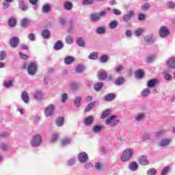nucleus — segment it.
Returning a JSON list of instances; mask_svg holds the SVG:
<instances>
[{"instance_id": "nucleus-10", "label": "nucleus", "mask_w": 175, "mask_h": 175, "mask_svg": "<svg viewBox=\"0 0 175 175\" xmlns=\"http://www.w3.org/2000/svg\"><path fill=\"white\" fill-rule=\"evenodd\" d=\"M138 163H139V165L147 166V165H148V163H150L148 162V160L147 159L146 156L142 155V156H139L138 158Z\"/></svg>"}, {"instance_id": "nucleus-39", "label": "nucleus", "mask_w": 175, "mask_h": 175, "mask_svg": "<svg viewBox=\"0 0 175 175\" xmlns=\"http://www.w3.org/2000/svg\"><path fill=\"white\" fill-rule=\"evenodd\" d=\"M167 64L169 65L170 68L175 69V59H170L167 62Z\"/></svg>"}, {"instance_id": "nucleus-30", "label": "nucleus", "mask_w": 175, "mask_h": 175, "mask_svg": "<svg viewBox=\"0 0 175 175\" xmlns=\"http://www.w3.org/2000/svg\"><path fill=\"white\" fill-rule=\"evenodd\" d=\"M118 25V22H117V21H113L110 22V23L109 25V27L111 29H114V28H117Z\"/></svg>"}, {"instance_id": "nucleus-52", "label": "nucleus", "mask_w": 175, "mask_h": 175, "mask_svg": "<svg viewBox=\"0 0 175 175\" xmlns=\"http://www.w3.org/2000/svg\"><path fill=\"white\" fill-rule=\"evenodd\" d=\"M83 5H91L94 3V0H83L82 2Z\"/></svg>"}, {"instance_id": "nucleus-13", "label": "nucleus", "mask_w": 175, "mask_h": 175, "mask_svg": "<svg viewBox=\"0 0 175 175\" xmlns=\"http://www.w3.org/2000/svg\"><path fill=\"white\" fill-rule=\"evenodd\" d=\"M172 140L170 139H164L160 142L159 146L160 147H166L167 146H169Z\"/></svg>"}, {"instance_id": "nucleus-50", "label": "nucleus", "mask_w": 175, "mask_h": 175, "mask_svg": "<svg viewBox=\"0 0 175 175\" xmlns=\"http://www.w3.org/2000/svg\"><path fill=\"white\" fill-rule=\"evenodd\" d=\"M28 38H29V40H31V42H33V41L36 40V38L35 36V34H33V33H30L28 35Z\"/></svg>"}, {"instance_id": "nucleus-8", "label": "nucleus", "mask_w": 175, "mask_h": 175, "mask_svg": "<svg viewBox=\"0 0 175 175\" xmlns=\"http://www.w3.org/2000/svg\"><path fill=\"white\" fill-rule=\"evenodd\" d=\"M97 77L101 81H103L107 79V72L105 70H101L98 72Z\"/></svg>"}, {"instance_id": "nucleus-49", "label": "nucleus", "mask_w": 175, "mask_h": 175, "mask_svg": "<svg viewBox=\"0 0 175 175\" xmlns=\"http://www.w3.org/2000/svg\"><path fill=\"white\" fill-rule=\"evenodd\" d=\"M151 5H150V4L148 3H146L143 5H142V10H144V12H147V10H148V9H150Z\"/></svg>"}, {"instance_id": "nucleus-51", "label": "nucleus", "mask_w": 175, "mask_h": 175, "mask_svg": "<svg viewBox=\"0 0 175 175\" xmlns=\"http://www.w3.org/2000/svg\"><path fill=\"white\" fill-rule=\"evenodd\" d=\"M108 58H109V57H107V55H104L101 56V57H100V61H101V62H102L103 64H105V62H107Z\"/></svg>"}, {"instance_id": "nucleus-26", "label": "nucleus", "mask_w": 175, "mask_h": 175, "mask_svg": "<svg viewBox=\"0 0 175 175\" xmlns=\"http://www.w3.org/2000/svg\"><path fill=\"white\" fill-rule=\"evenodd\" d=\"M83 70H85V67L83 65L79 64L77 66V68H76L77 73H83Z\"/></svg>"}, {"instance_id": "nucleus-22", "label": "nucleus", "mask_w": 175, "mask_h": 175, "mask_svg": "<svg viewBox=\"0 0 175 175\" xmlns=\"http://www.w3.org/2000/svg\"><path fill=\"white\" fill-rule=\"evenodd\" d=\"M77 43L80 47H84V46H85V41L81 37L77 39Z\"/></svg>"}, {"instance_id": "nucleus-59", "label": "nucleus", "mask_w": 175, "mask_h": 175, "mask_svg": "<svg viewBox=\"0 0 175 175\" xmlns=\"http://www.w3.org/2000/svg\"><path fill=\"white\" fill-rule=\"evenodd\" d=\"M57 140H58V134H55V135H53L51 139V142L52 143H54V142H57Z\"/></svg>"}, {"instance_id": "nucleus-34", "label": "nucleus", "mask_w": 175, "mask_h": 175, "mask_svg": "<svg viewBox=\"0 0 175 175\" xmlns=\"http://www.w3.org/2000/svg\"><path fill=\"white\" fill-rule=\"evenodd\" d=\"M56 124L57 125V126H62V125H64V118H58L56 120Z\"/></svg>"}, {"instance_id": "nucleus-61", "label": "nucleus", "mask_w": 175, "mask_h": 175, "mask_svg": "<svg viewBox=\"0 0 175 175\" xmlns=\"http://www.w3.org/2000/svg\"><path fill=\"white\" fill-rule=\"evenodd\" d=\"M155 59V55L149 56L147 58V62H152Z\"/></svg>"}, {"instance_id": "nucleus-37", "label": "nucleus", "mask_w": 175, "mask_h": 175, "mask_svg": "<svg viewBox=\"0 0 175 175\" xmlns=\"http://www.w3.org/2000/svg\"><path fill=\"white\" fill-rule=\"evenodd\" d=\"M170 170V167L166 166L161 171V175H167Z\"/></svg>"}, {"instance_id": "nucleus-25", "label": "nucleus", "mask_w": 175, "mask_h": 175, "mask_svg": "<svg viewBox=\"0 0 175 175\" xmlns=\"http://www.w3.org/2000/svg\"><path fill=\"white\" fill-rule=\"evenodd\" d=\"M19 8H21V10H23V12L28 10V6L25 5V3L23 0L19 1Z\"/></svg>"}, {"instance_id": "nucleus-12", "label": "nucleus", "mask_w": 175, "mask_h": 175, "mask_svg": "<svg viewBox=\"0 0 175 175\" xmlns=\"http://www.w3.org/2000/svg\"><path fill=\"white\" fill-rule=\"evenodd\" d=\"M116 99V94L113 93L107 94L105 96V100L107 102H111Z\"/></svg>"}, {"instance_id": "nucleus-45", "label": "nucleus", "mask_w": 175, "mask_h": 175, "mask_svg": "<svg viewBox=\"0 0 175 175\" xmlns=\"http://www.w3.org/2000/svg\"><path fill=\"white\" fill-rule=\"evenodd\" d=\"M6 59V52L1 51H0V61H3Z\"/></svg>"}, {"instance_id": "nucleus-38", "label": "nucleus", "mask_w": 175, "mask_h": 175, "mask_svg": "<svg viewBox=\"0 0 175 175\" xmlns=\"http://www.w3.org/2000/svg\"><path fill=\"white\" fill-rule=\"evenodd\" d=\"M90 59H98V53L96 52L91 53L89 55Z\"/></svg>"}, {"instance_id": "nucleus-64", "label": "nucleus", "mask_w": 175, "mask_h": 175, "mask_svg": "<svg viewBox=\"0 0 175 175\" xmlns=\"http://www.w3.org/2000/svg\"><path fill=\"white\" fill-rule=\"evenodd\" d=\"M10 3L8 2V1H5L3 3V9H8V8H9L10 6V4H9Z\"/></svg>"}, {"instance_id": "nucleus-41", "label": "nucleus", "mask_w": 175, "mask_h": 175, "mask_svg": "<svg viewBox=\"0 0 175 175\" xmlns=\"http://www.w3.org/2000/svg\"><path fill=\"white\" fill-rule=\"evenodd\" d=\"M148 175L157 174V170L155 168H150L147 171Z\"/></svg>"}, {"instance_id": "nucleus-28", "label": "nucleus", "mask_w": 175, "mask_h": 175, "mask_svg": "<svg viewBox=\"0 0 175 175\" xmlns=\"http://www.w3.org/2000/svg\"><path fill=\"white\" fill-rule=\"evenodd\" d=\"M85 125H91L94 122V118L88 117L85 119Z\"/></svg>"}, {"instance_id": "nucleus-7", "label": "nucleus", "mask_w": 175, "mask_h": 175, "mask_svg": "<svg viewBox=\"0 0 175 175\" xmlns=\"http://www.w3.org/2000/svg\"><path fill=\"white\" fill-rule=\"evenodd\" d=\"M135 16V11L131 10L123 16V21L126 23H129L132 17Z\"/></svg>"}, {"instance_id": "nucleus-42", "label": "nucleus", "mask_w": 175, "mask_h": 175, "mask_svg": "<svg viewBox=\"0 0 175 175\" xmlns=\"http://www.w3.org/2000/svg\"><path fill=\"white\" fill-rule=\"evenodd\" d=\"M124 81V77H120L118 78L116 81V85H121V84H123Z\"/></svg>"}, {"instance_id": "nucleus-3", "label": "nucleus", "mask_w": 175, "mask_h": 175, "mask_svg": "<svg viewBox=\"0 0 175 175\" xmlns=\"http://www.w3.org/2000/svg\"><path fill=\"white\" fill-rule=\"evenodd\" d=\"M40 143H42V137H40V135H37L33 137L31 145L33 147H36L38 146H40Z\"/></svg>"}, {"instance_id": "nucleus-19", "label": "nucleus", "mask_w": 175, "mask_h": 175, "mask_svg": "<svg viewBox=\"0 0 175 175\" xmlns=\"http://www.w3.org/2000/svg\"><path fill=\"white\" fill-rule=\"evenodd\" d=\"M75 61V58L72 56H68L64 59V63L66 64V65H70V64H72Z\"/></svg>"}, {"instance_id": "nucleus-2", "label": "nucleus", "mask_w": 175, "mask_h": 175, "mask_svg": "<svg viewBox=\"0 0 175 175\" xmlns=\"http://www.w3.org/2000/svg\"><path fill=\"white\" fill-rule=\"evenodd\" d=\"M117 118V116H111V117L108 118L107 120L105 121V124L107 125H109V124H111L110 126L111 128L116 126L120 122V120H115L113 121V120Z\"/></svg>"}, {"instance_id": "nucleus-53", "label": "nucleus", "mask_w": 175, "mask_h": 175, "mask_svg": "<svg viewBox=\"0 0 175 175\" xmlns=\"http://www.w3.org/2000/svg\"><path fill=\"white\" fill-rule=\"evenodd\" d=\"M79 87H80V85L77 83H71V90H72L73 91H75V90H77Z\"/></svg>"}, {"instance_id": "nucleus-15", "label": "nucleus", "mask_w": 175, "mask_h": 175, "mask_svg": "<svg viewBox=\"0 0 175 175\" xmlns=\"http://www.w3.org/2000/svg\"><path fill=\"white\" fill-rule=\"evenodd\" d=\"M135 75L137 79H143L144 77V71L142 69L137 70L135 72Z\"/></svg>"}, {"instance_id": "nucleus-43", "label": "nucleus", "mask_w": 175, "mask_h": 175, "mask_svg": "<svg viewBox=\"0 0 175 175\" xmlns=\"http://www.w3.org/2000/svg\"><path fill=\"white\" fill-rule=\"evenodd\" d=\"M110 114V110L109 109H107L105 111H103L102 116H101V118H106V117H109V115Z\"/></svg>"}, {"instance_id": "nucleus-48", "label": "nucleus", "mask_w": 175, "mask_h": 175, "mask_svg": "<svg viewBox=\"0 0 175 175\" xmlns=\"http://www.w3.org/2000/svg\"><path fill=\"white\" fill-rule=\"evenodd\" d=\"M34 98H35V99H37L38 100H39L40 99H43V94H42V93H40V92H37L34 95Z\"/></svg>"}, {"instance_id": "nucleus-54", "label": "nucleus", "mask_w": 175, "mask_h": 175, "mask_svg": "<svg viewBox=\"0 0 175 175\" xmlns=\"http://www.w3.org/2000/svg\"><path fill=\"white\" fill-rule=\"evenodd\" d=\"M12 85H13V81H12L4 83V87H5V88H9L12 87Z\"/></svg>"}, {"instance_id": "nucleus-17", "label": "nucleus", "mask_w": 175, "mask_h": 175, "mask_svg": "<svg viewBox=\"0 0 175 175\" xmlns=\"http://www.w3.org/2000/svg\"><path fill=\"white\" fill-rule=\"evenodd\" d=\"M8 25L11 28H14V27H16L17 25V21L14 18H10L8 21Z\"/></svg>"}, {"instance_id": "nucleus-47", "label": "nucleus", "mask_w": 175, "mask_h": 175, "mask_svg": "<svg viewBox=\"0 0 175 175\" xmlns=\"http://www.w3.org/2000/svg\"><path fill=\"white\" fill-rule=\"evenodd\" d=\"M80 102H81V97H80V96L76 97L75 100V106L79 107V106H80Z\"/></svg>"}, {"instance_id": "nucleus-5", "label": "nucleus", "mask_w": 175, "mask_h": 175, "mask_svg": "<svg viewBox=\"0 0 175 175\" xmlns=\"http://www.w3.org/2000/svg\"><path fill=\"white\" fill-rule=\"evenodd\" d=\"M27 70H28L29 75H31V76H33V75L36 73V70H37L36 63L35 62L30 63L28 66Z\"/></svg>"}, {"instance_id": "nucleus-56", "label": "nucleus", "mask_w": 175, "mask_h": 175, "mask_svg": "<svg viewBox=\"0 0 175 175\" xmlns=\"http://www.w3.org/2000/svg\"><path fill=\"white\" fill-rule=\"evenodd\" d=\"M142 32H144V30H143L142 29H137V30H135V33L136 36H140V35H142Z\"/></svg>"}, {"instance_id": "nucleus-46", "label": "nucleus", "mask_w": 175, "mask_h": 175, "mask_svg": "<svg viewBox=\"0 0 175 175\" xmlns=\"http://www.w3.org/2000/svg\"><path fill=\"white\" fill-rule=\"evenodd\" d=\"M141 94L142 96H148V95H150V89L146 88L144 90Z\"/></svg>"}, {"instance_id": "nucleus-20", "label": "nucleus", "mask_w": 175, "mask_h": 175, "mask_svg": "<svg viewBox=\"0 0 175 175\" xmlns=\"http://www.w3.org/2000/svg\"><path fill=\"white\" fill-rule=\"evenodd\" d=\"M21 27H23V28H27V27H29V21L28 20V18H23L21 21Z\"/></svg>"}, {"instance_id": "nucleus-16", "label": "nucleus", "mask_w": 175, "mask_h": 175, "mask_svg": "<svg viewBox=\"0 0 175 175\" xmlns=\"http://www.w3.org/2000/svg\"><path fill=\"white\" fill-rule=\"evenodd\" d=\"M41 35L44 39H49L51 33L50 31H49V29H44L42 31Z\"/></svg>"}, {"instance_id": "nucleus-35", "label": "nucleus", "mask_w": 175, "mask_h": 175, "mask_svg": "<svg viewBox=\"0 0 175 175\" xmlns=\"http://www.w3.org/2000/svg\"><path fill=\"white\" fill-rule=\"evenodd\" d=\"M66 44H72L73 43V37L70 36L66 37Z\"/></svg>"}, {"instance_id": "nucleus-24", "label": "nucleus", "mask_w": 175, "mask_h": 175, "mask_svg": "<svg viewBox=\"0 0 175 175\" xmlns=\"http://www.w3.org/2000/svg\"><path fill=\"white\" fill-rule=\"evenodd\" d=\"M95 105H96V102L93 101L90 103H89L87 107L85 108V111L87 113L91 110L93 107H94Z\"/></svg>"}, {"instance_id": "nucleus-23", "label": "nucleus", "mask_w": 175, "mask_h": 175, "mask_svg": "<svg viewBox=\"0 0 175 175\" xmlns=\"http://www.w3.org/2000/svg\"><path fill=\"white\" fill-rule=\"evenodd\" d=\"M129 167L130 170H133V171L137 170V167H139V165H137V163L135 162H131L130 163Z\"/></svg>"}, {"instance_id": "nucleus-55", "label": "nucleus", "mask_w": 175, "mask_h": 175, "mask_svg": "<svg viewBox=\"0 0 175 175\" xmlns=\"http://www.w3.org/2000/svg\"><path fill=\"white\" fill-rule=\"evenodd\" d=\"M143 118H144V113H139L135 117V120H137V121H140V120H143Z\"/></svg>"}, {"instance_id": "nucleus-40", "label": "nucleus", "mask_w": 175, "mask_h": 175, "mask_svg": "<svg viewBox=\"0 0 175 175\" xmlns=\"http://www.w3.org/2000/svg\"><path fill=\"white\" fill-rule=\"evenodd\" d=\"M70 139L69 138H64L62 140V146H67V144H70Z\"/></svg>"}, {"instance_id": "nucleus-9", "label": "nucleus", "mask_w": 175, "mask_h": 175, "mask_svg": "<svg viewBox=\"0 0 175 175\" xmlns=\"http://www.w3.org/2000/svg\"><path fill=\"white\" fill-rule=\"evenodd\" d=\"M78 159L81 163H85L88 161V154L85 152H81L79 154Z\"/></svg>"}, {"instance_id": "nucleus-1", "label": "nucleus", "mask_w": 175, "mask_h": 175, "mask_svg": "<svg viewBox=\"0 0 175 175\" xmlns=\"http://www.w3.org/2000/svg\"><path fill=\"white\" fill-rule=\"evenodd\" d=\"M132 155H133V150L126 149L124 151L123 154L121 157L122 162H126V161H129V159L132 158Z\"/></svg>"}, {"instance_id": "nucleus-14", "label": "nucleus", "mask_w": 175, "mask_h": 175, "mask_svg": "<svg viewBox=\"0 0 175 175\" xmlns=\"http://www.w3.org/2000/svg\"><path fill=\"white\" fill-rule=\"evenodd\" d=\"M53 49L55 50H61L62 49H64V43L61 40H57L53 46Z\"/></svg>"}, {"instance_id": "nucleus-44", "label": "nucleus", "mask_w": 175, "mask_h": 175, "mask_svg": "<svg viewBox=\"0 0 175 175\" xmlns=\"http://www.w3.org/2000/svg\"><path fill=\"white\" fill-rule=\"evenodd\" d=\"M93 131H94V133H98V132H100V131H102V126L96 125L93 128Z\"/></svg>"}, {"instance_id": "nucleus-33", "label": "nucleus", "mask_w": 175, "mask_h": 175, "mask_svg": "<svg viewBox=\"0 0 175 175\" xmlns=\"http://www.w3.org/2000/svg\"><path fill=\"white\" fill-rule=\"evenodd\" d=\"M50 4H45L43 7H42V12L44 13H49L50 12Z\"/></svg>"}, {"instance_id": "nucleus-27", "label": "nucleus", "mask_w": 175, "mask_h": 175, "mask_svg": "<svg viewBox=\"0 0 175 175\" xmlns=\"http://www.w3.org/2000/svg\"><path fill=\"white\" fill-rule=\"evenodd\" d=\"M72 8H73V4L70 1H66L64 3V8L66 10H72Z\"/></svg>"}, {"instance_id": "nucleus-18", "label": "nucleus", "mask_w": 175, "mask_h": 175, "mask_svg": "<svg viewBox=\"0 0 175 175\" xmlns=\"http://www.w3.org/2000/svg\"><path fill=\"white\" fill-rule=\"evenodd\" d=\"M21 98L25 103L29 102V96L27 92H23L21 95Z\"/></svg>"}, {"instance_id": "nucleus-31", "label": "nucleus", "mask_w": 175, "mask_h": 175, "mask_svg": "<svg viewBox=\"0 0 175 175\" xmlns=\"http://www.w3.org/2000/svg\"><path fill=\"white\" fill-rule=\"evenodd\" d=\"M103 87V82L96 83L94 86V88L96 91H99Z\"/></svg>"}, {"instance_id": "nucleus-29", "label": "nucleus", "mask_w": 175, "mask_h": 175, "mask_svg": "<svg viewBox=\"0 0 175 175\" xmlns=\"http://www.w3.org/2000/svg\"><path fill=\"white\" fill-rule=\"evenodd\" d=\"M96 32V33H98V35H103V33H105L106 32V28H105V27H98Z\"/></svg>"}, {"instance_id": "nucleus-36", "label": "nucleus", "mask_w": 175, "mask_h": 175, "mask_svg": "<svg viewBox=\"0 0 175 175\" xmlns=\"http://www.w3.org/2000/svg\"><path fill=\"white\" fill-rule=\"evenodd\" d=\"M91 18H92V21H99V20H100V16L99 15L95 14H92Z\"/></svg>"}, {"instance_id": "nucleus-32", "label": "nucleus", "mask_w": 175, "mask_h": 175, "mask_svg": "<svg viewBox=\"0 0 175 175\" xmlns=\"http://www.w3.org/2000/svg\"><path fill=\"white\" fill-rule=\"evenodd\" d=\"M144 40L147 43H154V39L152 38V36H145Z\"/></svg>"}, {"instance_id": "nucleus-58", "label": "nucleus", "mask_w": 175, "mask_h": 175, "mask_svg": "<svg viewBox=\"0 0 175 175\" xmlns=\"http://www.w3.org/2000/svg\"><path fill=\"white\" fill-rule=\"evenodd\" d=\"M19 55L22 59H28L29 57H28L26 54L23 53L22 52L19 53Z\"/></svg>"}, {"instance_id": "nucleus-6", "label": "nucleus", "mask_w": 175, "mask_h": 175, "mask_svg": "<svg viewBox=\"0 0 175 175\" xmlns=\"http://www.w3.org/2000/svg\"><path fill=\"white\" fill-rule=\"evenodd\" d=\"M170 34V31H169V29L166 27L165 26H162L159 29V35L161 38H166V36H168V35Z\"/></svg>"}, {"instance_id": "nucleus-63", "label": "nucleus", "mask_w": 175, "mask_h": 175, "mask_svg": "<svg viewBox=\"0 0 175 175\" xmlns=\"http://www.w3.org/2000/svg\"><path fill=\"white\" fill-rule=\"evenodd\" d=\"M164 77H165V80H167V81L172 80V75H170L167 73L164 74Z\"/></svg>"}, {"instance_id": "nucleus-57", "label": "nucleus", "mask_w": 175, "mask_h": 175, "mask_svg": "<svg viewBox=\"0 0 175 175\" xmlns=\"http://www.w3.org/2000/svg\"><path fill=\"white\" fill-rule=\"evenodd\" d=\"M113 14H116V16H120V14H122V12L118 9H113Z\"/></svg>"}, {"instance_id": "nucleus-11", "label": "nucleus", "mask_w": 175, "mask_h": 175, "mask_svg": "<svg viewBox=\"0 0 175 175\" xmlns=\"http://www.w3.org/2000/svg\"><path fill=\"white\" fill-rule=\"evenodd\" d=\"M20 43V39L17 37H12V39L10 40V44L13 49H16Z\"/></svg>"}, {"instance_id": "nucleus-4", "label": "nucleus", "mask_w": 175, "mask_h": 175, "mask_svg": "<svg viewBox=\"0 0 175 175\" xmlns=\"http://www.w3.org/2000/svg\"><path fill=\"white\" fill-rule=\"evenodd\" d=\"M54 110H55V107L54 105H49L46 107L44 110V114L46 117H50L54 114Z\"/></svg>"}, {"instance_id": "nucleus-62", "label": "nucleus", "mask_w": 175, "mask_h": 175, "mask_svg": "<svg viewBox=\"0 0 175 175\" xmlns=\"http://www.w3.org/2000/svg\"><path fill=\"white\" fill-rule=\"evenodd\" d=\"M167 5H168V8H170V9H174L175 8V3L173 1L168 3Z\"/></svg>"}, {"instance_id": "nucleus-60", "label": "nucleus", "mask_w": 175, "mask_h": 175, "mask_svg": "<svg viewBox=\"0 0 175 175\" xmlns=\"http://www.w3.org/2000/svg\"><path fill=\"white\" fill-rule=\"evenodd\" d=\"M75 163H76V159H75V158H72L68 161V165L70 166L75 165Z\"/></svg>"}, {"instance_id": "nucleus-21", "label": "nucleus", "mask_w": 175, "mask_h": 175, "mask_svg": "<svg viewBox=\"0 0 175 175\" xmlns=\"http://www.w3.org/2000/svg\"><path fill=\"white\" fill-rule=\"evenodd\" d=\"M158 84V80L154 79H150L148 82V87L152 88L154 85H157Z\"/></svg>"}]
</instances>
